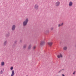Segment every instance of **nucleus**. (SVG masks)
Instances as JSON below:
<instances>
[{
    "label": "nucleus",
    "mask_w": 76,
    "mask_h": 76,
    "mask_svg": "<svg viewBox=\"0 0 76 76\" xmlns=\"http://www.w3.org/2000/svg\"><path fill=\"white\" fill-rule=\"evenodd\" d=\"M10 69L11 70H13V67L11 66L10 68Z\"/></svg>",
    "instance_id": "15"
},
{
    "label": "nucleus",
    "mask_w": 76,
    "mask_h": 76,
    "mask_svg": "<svg viewBox=\"0 0 76 76\" xmlns=\"http://www.w3.org/2000/svg\"><path fill=\"white\" fill-rule=\"evenodd\" d=\"M46 33H48V31H46Z\"/></svg>",
    "instance_id": "20"
},
{
    "label": "nucleus",
    "mask_w": 76,
    "mask_h": 76,
    "mask_svg": "<svg viewBox=\"0 0 76 76\" xmlns=\"http://www.w3.org/2000/svg\"><path fill=\"white\" fill-rule=\"evenodd\" d=\"M27 46V45H25L23 46V48L25 49V48H26V47Z\"/></svg>",
    "instance_id": "14"
},
{
    "label": "nucleus",
    "mask_w": 76,
    "mask_h": 76,
    "mask_svg": "<svg viewBox=\"0 0 76 76\" xmlns=\"http://www.w3.org/2000/svg\"><path fill=\"white\" fill-rule=\"evenodd\" d=\"M38 7H39V6L38 4H36L34 7V8L36 10H37L38 9Z\"/></svg>",
    "instance_id": "2"
},
{
    "label": "nucleus",
    "mask_w": 76,
    "mask_h": 76,
    "mask_svg": "<svg viewBox=\"0 0 76 76\" xmlns=\"http://www.w3.org/2000/svg\"><path fill=\"white\" fill-rule=\"evenodd\" d=\"M1 65L2 66H3L4 65V61H2L1 62Z\"/></svg>",
    "instance_id": "13"
},
{
    "label": "nucleus",
    "mask_w": 76,
    "mask_h": 76,
    "mask_svg": "<svg viewBox=\"0 0 76 76\" xmlns=\"http://www.w3.org/2000/svg\"><path fill=\"white\" fill-rule=\"evenodd\" d=\"M63 54L61 53H60L59 54L57 55V57L58 58H62Z\"/></svg>",
    "instance_id": "3"
},
{
    "label": "nucleus",
    "mask_w": 76,
    "mask_h": 76,
    "mask_svg": "<svg viewBox=\"0 0 76 76\" xmlns=\"http://www.w3.org/2000/svg\"><path fill=\"white\" fill-rule=\"evenodd\" d=\"M14 75H15V71L14 70H12L11 71V76H14Z\"/></svg>",
    "instance_id": "6"
},
{
    "label": "nucleus",
    "mask_w": 76,
    "mask_h": 76,
    "mask_svg": "<svg viewBox=\"0 0 76 76\" xmlns=\"http://www.w3.org/2000/svg\"><path fill=\"white\" fill-rule=\"evenodd\" d=\"M31 47H32V46L31 45H29L28 47V50H30V49L31 48Z\"/></svg>",
    "instance_id": "12"
},
{
    "label": "nucleus",
    "mask_w": 76,
    "mask_h": 76,
    "mask_svg": "<svg viewBox=\"0 0 76 76\" xmlns=\"http://www.w3.org/2000/svg\"><path fill=\"white\" fill-rule=\"evenodd\" d=\"M64 24V23H62L61 24V25L62 26L63 25V24Z\"/></svg>",
    "instance_id": "18"
},
{
    "label": "nucleus",
    "mask_w": 76,
    "mask_h": 76,
    "mask_svg": "<svg viewBox=\"0 0 76 76\" xmlns=\"http://www.w3.org/2000/svg\"><path fill=\"white\" fill-rule=\"evenodd\" d=\"M75 73H76V71H75L73 73V75H75Z\"/></svg>",
    "instance_id": "19"
},
{
    "label": "nucleus",
    "mask_w": 76,
    "mask_h": 76,
    "mask_svg": "<svg viewBox=\"0 0 76 76\" xmlns=\"http://www.w3.org/2000/svg\"><path fill=\"white\" fill-rule=\"evenodd\" d=\"M72 5H73V2L72 1L69 2V6H72Z\"/></svg>",
    "instance_id": "8"
},
{
    "label": "nucleus",
    "mask_w": 76,
    "mask_h": 76,
    "mask_svg": "<svg viewBox=\"0 0 76 76\" xmlns=\"http://www.w3.org/2000/svg\"><path fill=\"white\" fill-rule=\"evenodd\" d=\"M36 48V46H34L33 47L34 49H35Z\"/></svg>",
    "instance_id": "22"
},
{
    "label": "nucleus",
    "mask_w": 76,
    "mask_h": 76,
    "mask_svg": "<svg viewBox=\"0 0 76 76\" xmlns=\"http://www.w3.org/2000/svg\"><path fill=\"white\" fill-rule=\"evenodd\" d=\"M29 21V19L28 18H26L25 20L23 23V25L24 26H26Z\"/></svg>",
    "instance_id": "1"
},
{
    "label": "nucleus",
    "mask_w": 76,
    "mask_h": 76,
    "mask_svg": "<svg viewBox=\"0 0 76 76\" xmlns=\"http://www.w3.org/2000/svg\"><path fill=\"white\" fill-rule=\"evenodd\" d=\"M44 44H45V42H44V41H42L40 42V45L42 46V45H44Z\"/></svg>",
    "instance_id": "7"
},
{
    "label": "nucleus",
    "mask_w": 76,
    "mask_h": 76,
    "mask_svg": "<svg viewBox=\"0 0 76 76\" xmlns=\"http://www.w3.org/2000/svg\"><path fill=\"white\" fill-rule=\"evenodd\" d=\"M15 28H16V25H12L11 28L12 31H15Z\"/></svg>",
    "instance_id": "5"
},
{
    "label": "nucleus",
    "mask_w": 76,
    "mask_h": 76,
    "mask_svg": "<svg viewBox=\"0 0 76 76\" xmlns=\"http://www.w3.org/2000/svg\"><path fill=\"white\" fill-rule=\"evenodd\" d=\"M61 72V71H60L59 72H58V73H60Z\"/></svg>",
    "instance_id": "24"
},
{
    "label": "nucleus",
    "mask_w": 76,
    "mask_h": 76,
    "mask_svg": "<svg viewBox=\"0 0 76 76\" xmlns=\"http://www.w3.org/2000/svg\"><path fill=\"white\" fill-rule=\"evenodd\" d=\"M51 30L52 31L53 29V28L52 27L50 28Z\"/></svg>",
    "instance_id": "21"
},
{
    "label": "nucleus",
    "mask_w": 76,
    "mask_h": 76,
    "mask_svg": "<svg viewBox=\"0 0 76 76\" xmlns=\"http://www.w3.org/2000/svg\"><path fill=\"white\" fill-rule=\"evenodd\" d=\"M48 45H49L50 46H51V45H53V42H48Z\"/></svg>",
    "instance_id": "9"
},
{
    "label": "nucleus",
    "mask_w": 76,
    "mask_h": 76,
    "mask_svg": "<svg viewBox=\"0 0 76 76\" xmlns=\"http://www.w3.org/2000/svg\"><path fill=\"white\" fill-rule=\"evenodd\" d=\"M62 76H65V75H64V74H62Z\"/></svg>",
    "instance_id": "23"
},
{
    "label": "nucleus",
    "mask_w": 76,
    "mask_h": 76,
    "mask_svg": "<svg viewBox=\"0 0 76 76\" xmlns=\"http://www.w3.org/2000/svg\"><path fill=\"white\" fill-rule=\"evenodd\" d=\"M60 4V2L59 1H57L56 2L55 4V5L56 7H58Z\"/></svg>",
    "instance_id": "4"
},
{
    "label": "nucleus",
    "mask_w": 76,
    "mask_h": 76,
    "mask_svg": "<svg viewBox=\"0 0 76 76\" xmlns=\"http://www.w3.org/2000/svg\"><path fill=\"white\" fill-rule=\"evenodd\" d=\"M60 26H62L61 25V24H58V27H60Z\"/></svg>",
    "instance_id": "16"
},
{
    "label": "nucleus",
    "mask_w": 76,
    "mask_h": 76,
    "mask_svg": "<svg viewBox=\"0 0 76 76\" xmlns=\"http://www.w3.org/2000/svg\"><path fill=\"white\" fill-rule=\"evenodd\" d=\"M6 44H7V41H5L4 42V45H6Z\"/></svg>",
    "instance_id": "17"
},
{
    "label": "nucleus",
    "mask_w": 76,
    "mask_h": 76,
    "mask_svg": "<svg viewBox=\"0 0 76 76\" xmlns=\"http://www.w3.org/2000/svg\"><path fill=\"white\" fill-rule=\"evenodd\" d=\"M25 76H28V75H26Z\"/></svg>",
    "instance_id": "25"
},
{
    "label": "nucleus",
    "mask_w": 76,
    "mask_h": 76,
    "mask_svg": "<svg viewBox=\"0 0 76 76\" xmlns=\"http://www.w3.org/2000/svg\"><path fill=\"white\" fill-rule=\"evenodd\" d=\"M4 72V69H2L0 71V74H3V72Z\"/></svg>",
    "instance_id": "11"
},
{
    "label": "nucleus",
    "mask_w": 76,
    "mask_h": 76,
    "mask_svg": "<svg viewBox=\"0 0 76 76\" xmlns=\"http://www.w3.org/2000/svg\"><path fill=\"white\" fill-rule=\"evenodd\" d=\"M67 47L66 46H64L63 48V50H67Z\"/></svg>",
    "instance_id": "10"
}]
</instances>
